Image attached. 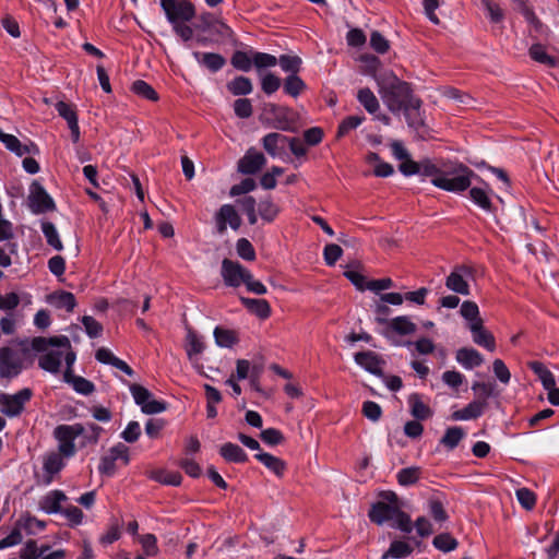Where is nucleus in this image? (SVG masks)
<instances>
[{
  "mask_svg": "<svg viewBox=\"0 0 559 559\" xmlns=\"http://www.w3.org/2000/svg\"><path fill=\"white\" fill-rule=\"evenodd\" d=\"M465 432L463 428L454 426L450 427L445 430L444 436L441 438L440 443L443 444L447 449L453 450L457 447L460 441L464 438Z\"/></svg>",
  "mask_w": 559,
  "mask_h": 559,
  "instance_id": "38",
  "label": "nucleus"
},
{
  "mask_svg": "<svg viewBox=\"0 0 559 559\" xmlns=\"http://www.w3.org/2000/svg\"><path fill=\"white\" fill-rule=\"evenodd\" d=\"M419 175L437 179L441 174V166L436 165L432 160L426 158L418 164Z\"/></svg>",
  "mask_w": 559,
  "mask_h": 559,
  "instance_id": "55",
  "label": "nucleus"
},
{
  "mask_svg": "<svg viewBox=\"0 0 559 559\" xmlns=\"http://www.w3.org/2000/svg\"><path fill=\"white\" fill-rule=\"evenodd\" d=\"M472 276L471 270L466 266H456L447 277L445 286L448 289L467 296L469 295L468 278Z\"/></svg>",
  "mask_w": 559,
  "mask_h": 559,
  "instance_id": "14",
  "label": "nucleus"
},
{
  "mask_svg": "<svg viewBox=\"0 0 559 559\" xmlns=\"http://www.w3.org/2000/svg\"><path fill=\"white\" fill-rule=\"evenodd\" d=\"M286 141L287 136L281 133L272 132L263 136L262 145L269 155L275 157L278 155L280 150L286 143Z\"/></svg>",
  "mask_w": 559,
  "mask_h": 559,
  "instance_id": "29",
  "label": "nucleus"
},
{
  "mask_svg": "<svg viewBox=\"0 0 559 559\" xmlns=\"http://www.w3.org/2000/svg\"><path fill=\"white\" fill-rule=\"evenodd\" d=\"M31 345L35 352L43 353L38 359V366L48 372L58 373L63 359L67 368L70 369L75 362L76 355L72 350L68 336H38L32 340Z\"/></svg>",
  "mask_w": 559,
  "mask_h": 559,
  "instance_id": "1",
  "label": "nucleus"
},
{
  "mask_svg": "<svg viewBox=\"0 0 559 559\" xmlns=\"http://www.w3.org/2000/svg\"><path fill=\"white\" fill-rule=\"evenodd\" d=\"M186 340V352L189 359L192 360L194 356L200 355L204 350L205 345L201 337L192 330H188Z\"/></svg>",
  "mask_w": 559,
  "mask_h": 559,
  "instance_id": "36",
  "label": "nucleus"
},
{
  "mask_svg": "<svg viewBox=\"0 0 559 559\" xmlns=\"http://www.w3.org/2000/svg\"><path fill=\"white\" fill-rule=\"evenodd\" d=\"M481 7L487 12L491 22L499 23L502 21L503 12L497 3L490 0H481Z\"/></svg>",
  "mask_w": 559,
  "mask_h": 559,
  "instance_id": "61",
  "label": "nucleus"
},
{
  "mask_svg": "<svg viewBox=\"0 0 559 559\" xmlns=\"http://www.w3.org/2000/svg\"><path fill=\"white\" fill-rule=\"evenodd\" d=\"M278 213L280 207L270 198L260 201L259 214L262 219L273 222Z\"/></svg>",
  "mask_w": 559,
  "mask_h": 559,
  "instance_id": "49",
  "label": "nucleus"
},
{
  "mask_svg": "<svg viewBox=\"0 0 559 559\" xmlns=\"http://www.w3.org/2000/svg\"><path fill=\"white\" fill-rule=\"evenodd\" d=\"M260 119L274 129L290 131L294 129L297 115L292 108L267 103L262 107Z\"/></svg>",
  "mask_w": 559,
  "mask_h": 559,
  "instance_id": "6",
  "label": "nucleus"
},
{
  "mask_svg": "<svg viewBox=\"0 0 559 559\" xmlns=\"http://www.w3.org/2000/svg\"><path fill=\"white\" fill-rule=\"evenodd\" d=\"M41 231L46 238L47 243L50 247H52L57 251H61L63 249V245L59 237V233L52 223L44 222L41 224Z\"/></svg>",
  "mask_w": 559,
  "mask_h": 559,
  "instance_id": "37",
  "label": "nucleus"
},
{
  "mask_svg": "<svg viewBox=\"0 0 559 559\" xmlns=\"http://www.w3.org/2000/svg\"><path fill=\"white\" fill-rule=\"evenodd\" d=\"M379 93L385 106L393 114L402 111L415 96L408 83L401 81L392 71L376 76Z\"/></svg>",
  "mask_w": 559,
  "mask_h": 559,
  "instance_id": "3",
  "label": "nucleus"
},
{
  "mask_svg": "<svg viewBox=\"0 0 559 559\" xmlns=\"http://www.w3.org/2000/svg\"><path fill=\"white\" fill-rule=\"evenodd\" d=\"M357 99L364 106V108L370 114L377 112L380 107L376 95L368 87L360 88L358 91Z\"/></svg>",
  "mask_w": 559,
  "mask_h": 559,
  "instance_id": "35",
  "label": "nucleus"
},
{
  "mask_svg": "<svg viewBox=\"0 0 559 559\" xmlns=\"http://www.w3.org/2000/svg\"><path fill=\"white\" fill-rule=\"evenodd\" d=\"M230 62L234 68L243 72L250 71L253 64L252 57L240 50L234 52Z\"/></svg>",
  "mask_w": 559,
  "mask_h": 559,
  "instance_id": "52",
  "label": "nucleus"
},
{
  "mask_svg": "<svg viewBox=\"0 0 559 559\" xmlns=\"http://www.w3.org/2000/svg\"><path fill=\"white\" fill-rule=\"evenodd\" d=\"M215 343L219 347L230 348L239 342V335L236 331L216 326L213 332Z\"/></svg>",
  "mask_w": 559,
  "mask_h": 559,
  "instance_id": "28",
  "label": "nucleus"
},
{
  "mask_svg": "<svg viewBox=\"0 0 559 559\" xmlns=\"http://www.w3.org/2000/svg\"><path fill=\"white\" fill-rule=\"evenodd\" d=\"M369 519L378 525L393 521L392 525L404 533H411L413 530L411 518L401 510L399 504L379 501L370 509Z\"/></svg>",
  "mask_w": 559,
  "mask_h": 559,
  "instance_id": "5",
  "label": "nucleus"
},
{
  "mask_svg": "<svg viewBox=\"0 0 559 559\" xmlns=\"http://www.w3.org/2000/svg\"><path fill=\"white\" fill-rule=\"evenodd\" d=\"M160 5L169 23L188 22L193 19L195 12L191 2L181 0H160Z\"/></svg>",
  "mask_w": 559,
  "mask_h": 559,
  "instance_id": "10",
  "label": "nucleus"
},
{
  "mask_svg": "<svg viewBox=\"0 0 559 559\" xmlns=\"http://www.w3.org/2000/svg\"><path fill=\"white\" fill-rule=\"evenodd\" d=\"M486 400H474L464 408L452 414L453 420H471L480 417L487 408Z\"/></svg>",
  "mask_w": 559,
  "mask_h": 559,
  "instance_id": "20",
  "label": "nucleus"
},
{
  "mask_svg": "<svg viewBox=\"0 0 559 559\" xmlns=\"http://www.w3.org/2000/svg\"><path fill=\"white\" fill-rule=\"evenodd\" d=\"M362 414L371 421H378L382 415L380 405L372 401H366L362 404Z\"/></svg>",
  "mask_w": 559,
  "mask_h": 559,
  "instance_id": "63",
  "label": "nucleus"
},
{
  "mask_svg": "<svg viewBox=\"0 0 559 559\" xmlns=\"http://www.w3.org/2000/svg\"><path fill=\"white\" fill-rule=\"evenodd\" d=\"M515 496L519 503L526 510H532L536 503L535 493L528 488H520L516 490Z\"/></svg>",
  "mask_w": 559,
  "mask_h": 559,
  "instance_id": "56",
  "label": "nucleus"
},
{
  "mask_svg": "<svg viewBox=\"0 0 559 559\" xmlns=\"http://www.w3.org/2000/svg\"><path fill=\"white\" fill-rule=\"evenodd\" d=\"M266 164L265 156L255 148H249L238 160L237 169L243 175H253L262 169Z\"/></svg>",
  "mask_w": 559,
  "mask_h": 559,
  "instance_id": "15",
  "label": "nucleus"
},
{
  "mask_svg": "<svg viewBox=\"0 0 559 559\" xmlns=\"http://www.w3.org/2000/svg\"><path fill=\"white\" fill-rule=\"evenodd\" d=\"M528 52H530L531 58L533 60H535L536 62L546 64L548 67H556L557 66V61L555 60V58L549 56L546 52L545 47L543 45H540V44L533 45L530 48Z\"/></svg>",
  "mask_w": 559,
  "mask_h": 559,
  "instance_id": "44",
  "label": "nucleus"
},
{
  "mask_svg": "<svg viewBox=\"0 0 559 559\" xmlns=\"http://www.w3.org/2000/svg\"><path fill=\"white\" fill-rule=\"evenodd\" d=\"M530 369L537 374L544 389L548 392V401L555 405H559V380L557 381L554 373L540 361L528 362Z\"/></svg>",
  "mask_w": 559,
  "mask_h": 559,
  "instance_id": "9",
  "label": "nucleus"
},
{
  "mask_svg": "<svg viewBox=\"0 0 559 559\" xmlns=\"http://www.w3.org/2000/svg\"><path fill=\"white\" fill-rule=\"evenodd\" d=\"M121 460L124 465L130 461L129 449L123 443L110 448L100 459L98 472L102 475L112 476L117 469V461Z\"/></svg>",
  "mask_w": 559,
  "mask_h": 559,
  "instance_id": "11",
  "label": "nucleus"
},
{
  "mask_svg": "<svg viewBox=\"0 0 559 559\" xmlns=\"http://www.w3.org/2000/svg\"><path fill=\"white\" fill-rule=\"evenodd\" d=\"M61 455L62 454L59 452V453H49L45 456L43 467H44V471L47 474H49L50 476L59 473L63 468L64 463H63Z\"/></svg>",
  "mask_w": 559,
  "mask_h": 559,
  "instance_id": "45",
  "label": "nucleus"
},
{
  "mask_svg": "<svg viewBox=\"0 0 559 559\" xmlns=\"http://www.w3.org/2000/svg\"><path fill=\"white\" fill-rule=\"evenodd\" d=\"M282 70L289 74H297L301 69V59L298 56L282 55L277 59Z\"/></svg>",
  "mask_w": 559,
  "mask_h": 559,
  "instance_id": "46",
  "label": "nucleus"
},
{
  "mask_svg": "<svg viewBox=\"0 0 559 559\" xmlns=\"http://www.w3.org/2000/svg\"><path fill=\"white\" fill-rule=\"evenodd\" d=\"M216 227L219 234H224L229 225L233 229H238L241 225V218L235 207L230 204L221 206L216 214Z\"/></svg>",
  "mask_w": 559,
  "mask_h": 559,
  "instance_id": "16",
  "label": "nucleus"
},
{
  "mask_svg": "<svg viewBox=\"0 0 559 559\" xmlns=\"http://www.w3.org/2000/svg\"><path fill=\"white\" fill-rule=\"evenodd\" d=\"M235 115L241 119H247L252 116L253 108L251 100L248 98H238L234 102Z\"/></svg>",
  "mask_w": 559,
  "mask_h": 559,
  "instance_id": "58",
  "label": "nucleus"
},
{
  "mask_svg": "<svg viewBox=\"0 0 559 559\" xmlns=\"http://www.w3.org/2000/svg\"><path fill=\"white\" fill-rule=\"evenodd\" d=\"M82 323L90 337H98L103 332V325L91 316H84Z\"/></svg>",
  "mask_w": 559,
  "mask_h": 559,
  "instance_id": "62",
  "label": "nucleus"
},
{
  "mask_svg": "<svg viewBox=\"0 0 559 559\" xmlns=\"http://www.w3.org/2000/svg\"><path fill=\"white\" fill-rule=\"evenodd\" d=\"M355 361L357 365H359L361 368L367 370L368 372L381 376L382 374V365L383 361L380 359V357L370 350L367 352H360L355 355Z\"/></svg>",
  "mask_w": 559,
  "mask_h": 559,
  "instance_id": "18",
  "label": "nucleus"
},
{
  "mask_svg": "<svg viewBox=\"0 0 559 559\" xmlns=\"http://www.w3.org/2000/svg\"><path fill=\"white\" fill-rule=\"evenodd\" d=\"M241 304L260 319H267L271 316V306L265 299L241 297Z\"/></svg>",
  "mask_w": 559,
  "mask_h": 559,
  "instance_id": "26",
  "label": "nucleus"
},
{
  "mask_svg": "<svg viewBox=\"0 0 559 559\" xmlns=\"http://www.w3.org/2000/svg\"><path fill=\"white\" fill-rule=\"evenodd\" d=\"M362 121H364V117H360V116L346 117L338 126L337 136H344L350 130H354L357 127H359L362 123Z\"/></svg>",
  "mask_w": 559,
  "mask_h": 559,
  "instance_id": "59",
  "label": "nucleus"
},
{
  "mask_svg": "<svg viewBox=\"0 0 559 559\" xmlns=\"http://www.w3.org/2000/svg\"><path fill=\"white\" fill-rule=\"evenodd\" d=\"M103 428L88 424L86 427L82 424L59 425L55 428L53 436L58 441V450L66 457L75 454L74 441L78 437H82L81 447L96 444L99 440Z\"/></svg>",
  "mask_w": 559,
  "mask_h": 559,
  "instance_id": "2",
  "label": "nucleus"
},
{
  "mask_svg": "<svg viewBox=\"0 0 559 559\" xmlns=\"http://www.w3.org/2000/svg\"><path fill=\"white\" fill-rule=\"evenodd\" d=\"M280 86L281 80L273 73L269 72L261 75V87L265 94L271 95L275 93Z\"/></svg>",
  "mask_w": 559,
  "mask_h": 559,
  "instance_id": "54",
  "label": "nucleus"
},
{
  "mask_svg": "<svg viewBox=\"0 0 559 559\" xmlns=\"http://www.w3.org/2000/svg\"><path fill=\"white\" fill-rule=\"evenodd\" d=\"M67 500V496L61 490H51L47 495H45L40 501V509L48 513H58L61 512V503Z\"/></svg>",
  "mask_w": 559,
  "mask_h": 559,
  "instance_id": "23",
  "label": "nucleus"
},
{
  "mask_svg": "<svg viewBox=\"0 0 559 559\" xmlns=\"http://www.w3.org/2000/svg\"><path fill=\"white\" fill-rule=\"evenodd\" d=\"M411 552H412V547L407 543L401 542V540H395L391 544L388 551H385L381 558L382 559H389V558L402 559V558L409 556Z\"/></svg>",
  "mask_w": 559,
  "mask_h": 559,
  "instance_id": "40",
  "label": "nucleus"
},
{
  "mask_svg": "<svg viewBox=\"0 0 559 559\" xmlns=\"http://www.w3.org/2000/svg\"><path fill=\"white\" fill-rule=\"evenodd\" d=\"M421 469L417 466L402 468L397 475V481L402 486H411L414 485L420 477Z\"/></svg>",
  "mask_w": 559,
  "mask_h": 559,
  "instance_id": "47",
  "label": "nucleus"
},
{
  "mask_svg": "<svg viewBox=\"0 0 559 559\" xmlns=\"http://www.w3.org/2000/svg\"><path fill=\"white\" fill-rule=\"evenodd\" d=\"M307 85L297 74H289L284 82V91L292 97H298Z\"/></svg>",
  "mask_w": 559,
  "mask_h": 559,
  "instance_id": "39",
  "label": "nucleus"
},
{
  "mask_svg": "<svg viewBox=\"0 0 559 559\" xmlns=\"http://www.w3.org/2000/svg\"><path fill=\"white\" fill-rule=\"evenodd\" d=\"M420 99L414 97L408 104L405 105L404 108H402L408 127L417 132H420V130L424 129L425 127L424 119L420 112Z\"/></svg>",
  "mask_w": 559,
  "mask_h": 559,
  "instance_id": "17",
  "label": "nucleus"
},
{
  "mask_svg": "<svg viewBox=\"0 0 559 559\" xmlns=\"http://www.w3.org/2000/svg\"><path fill=\"white\" fill-rule=\"evenodd\" d=\"M460 312L462 317L468 321V328H471L472 324L483 322V319L479 316V308L474 301H464L461 306Z\"/></svg>",
  "mask_w": 559,
  "mask_h": 559,
  "instance_id": "43",
  "label": "nucleus"
},
{
  "mask_svg": "<svg viewBox=\"0 0 559 559\" xmlns=\"http://www.w3.org/2000/svg\"><path fill=\"white\" fill-rule=\"evenodd\" d=\"M455 358L466 369H473L484 362L483 356L474 348H460Z\"/></svg>",
  "mask_w": 559,
  "mask_h": 559,
  "instance_id": "27",
  "label": "nucleus"
},
{
  "mask_svg": "<svg viewBox=\"0 0 559 559\" xmlns=\"http://www.w3.org/2000/svg\"><path fill=\"white\" fill-rule=\"evenodd\" d=\"M130 392L134 399V402L145 414H158L166 409L165 404L152 399L151 392L142 385L132 384L130 386Z\"/></svg>",
  "mask_w": 559,
  "mask_h": 559,
  "instance_id": "13",
  "label": "nucleus"
},
{
  "mask_svg": "<svg viewBox=\"0 0 559 559\" xmlns=\"http://www.w3.org/2000/svg\"><path fill=\"white\" fill-rule=\"evenodd\" d=\"M477 177L464 164L447 163L441 166L440 177L431 179V183L439 189L459 193L469 188L472 180Z\"/></svg>",
  "mask_w": 559,
  "mask_h": 559,
  "instance_id": "4",
  "label": "nucleus"
},
{
  "mask_svg": "<svg viewBox=\"0 0 559 559\" xmlns=\"http://www.w3.org/2000/svg\"><path fill=\"white\" fill-rule=\"evenodd\" d=\"M131 91L145 99L156 102L158 99V95L155 90L145 81L136 80L132 83Z\"/></svg>",
  "mask_w": 559,
  "mask_h": 559,
  "instance_id": "48",
  "label": "nucleus"
},
{
  "mask_svg": "<svg viewBox=\"0 0 559 559\" xmlns=\"http://www.w3.org/2000/svg\"><path fill=\"white\" fill-rule=\"evenodd\" d=\"M370 46L378 53H385L390 48L389 40L378 31L371 33Z\"/></svg>",
  "mask_w": 559,
  "mask_h": 559,
  "instance_id": "60",
  "label": "nucleus"
},
{
  "mask_svg": "<svg viewBox=\"0 0 559 559\" xmlns=\"http://www.w3.org/2000/svg\"><path fill=\"white\" fill-rule=\"evenodd\" d=\"M0 141L9 151L13 152L17 156H23L24 154H35L38 152V148L34 143H31L29 145H24L15 135L5 133L1 129Z\"/></svg>",
  "mask_w": 559,
  "mask_h": 559,
  "instance_id": "19",
  "label": "nucleus"
},
{
  "mask_svg": "<svg viewBox=\"0 0 559 559\" xmlns=\"http://www.w3.org/2000/svg\"><path fill=\"white\" fill-rule=\"evenodd\" d=\"M55 107L59 116L68 122V126L78 121L76 112L71 105L64 102H58Z\"/></svg>",
  "mask_w": 559,
  "mask_h": 559,
  "instance_id": "64",
  "label": "nucleus"
},
{
  "mask_svg": "<svg viewBox=\"0 0 559 559\" xmlns=\"http://www.w3.org/2000/svg\"><path fill=\"white\" fill-rule=\"evenodd\" d=\"M219 454L228 462L242 463L248 456L246 452L237 444L227 442L219 449Z\"/></svg>",
  "mask_w": 559,
  "mask_h": 559,
  "instance_id": "31",
  "label": "nucleus"
},
{
  "mask_svg": "<svg viewBox=\"0 0 559 559\" xmlns=\"http://www.w3.org/2000/svg\"><path fill=\"white\" fill-rule=\"evenodd\" d=\"M193 57L200 64L204 66L212 72H217L226 63L225 58L222 55L215 52L195 51L193 52Z\"/></svg>",
  "mask_w": 559,
  "mask_h": 559,
  "instance_id": "25",
  "label": "nucleus"
},
{
  "mask_svg": "<svg viewBox=\"0 0 559 559\" xmlns=\"http://www.w3.org/2000/svg\"><path fill=\"white\" fill-rule=\"evenodd\" d=\"M252 61L258 70L273 68L277 64V58L266 52H253Z\"/></svg>",
  "mask_w": 559,
  "mask_h": 559,
  "instance_id": "53",
  "label": "nucleus"
},
{
  "mask_svg": "<svg viewBox=\"0 0 559 559\" xmlns=\"http://www.w3.org/2000/svg\"><path fill=\"white\" fill-rule=\"evenodd\" d=\"M237 253L240 258L247 261L255 259V251L251 242L246 238H240L236 243Z\"/></svg>",
  "mask_w": 559,
  "mask_h": 559,
  "instance_id": "57",
  "label": "nucleus"
},
{
  "mask_svg": "<svg viewBox=\"0 0 559 559\" xmlns=\"http://www.w3.org/2000/svg\"><path fill=\"white\" fill-rule=\"evenodd\" d=\"M151 478L164 484V485H171V486H178L181 484L182 477L177 472H168L165 469H157L151 473Z\"/></svg>",
  "mask_w": 559,
  "mask_h": 559,
  "instance_id": "42",
  "label": "nucleus"
},
{
  "mask_svg": "<svg viewBox=\"0 0 559 559\" xmlns=\"http://www.w3.org/2000/svg\"><path fill=\"white\" fill-rule=\"evenodd\" d=\"M469 197L475 204L485 211H491V201L488 192L483 188L474 187L469 190Z\"/></svg>",
  "mask_w": 559,
  "mask_h": 559,
  "instance_id": "51",
  "label": "nucleus"
},
{
  "mask_svg": "<svg viewBox=\"0 0 559 559\" xmlns=\"http://www.w3.org/2000/svg\"><path fill=\"white\" fill-rule=\"evenodd\" d=\"M469 330L475 344L485 347L489 352H493L496 349L495 337L484 328V321L472 324Z\"/></svg>",
  "mask_w": 559,
  "mask_h": 559,
  "instance_id": "22",
  "label": "nucleus"
},
{
  "mask_svg": "<svg viewBox=\"0 0 559 559\" xmlns=\"http://www.w3.org/2000/svg\"><path fill=\"white\" fill-rule=\"evenodd\" d=\"M33 391L29 388H24L14 394L1 393L0 394V412L12 418L20 416L25 404L31 401Z\"/></svg>",
  "mask_w": 559,
  "mask_h": 559,
  "instance_id": "7",
  "label": "nucleus"
},
{
  "mask_svg": "<svg viewBox=\"0 0 559 559\" xmlns=\"http://www.w3.org/2000/svg\"><path fill=\"white\" fill-rule=\"evenodd\" d=\"M95 357L102 364L111 365L112 367L121 370L126 374L130 377L133 376V370L130 368V366L126 361L116 357L108 348H98L95 354Z\"/></svg>",
  "mask_w": 559,
  "mask_h": 559,
  "instance_id": "24",
  "label": "nucleus"
},
{
  "mask_svg": "<svg viewBox=\"0 0 559 559\" xmlns=\"http://www.w3.org/2000/svg\"><path fill=\"white\" fill-rule=\"evenodd\" d=\"M23 355L19 350L10 347L0 349V377L11 380L17 377L23 368Z\"/></svg>",
  "mask_w": 559,
  "mask_h": 559,
  "instance_id": "8",
  "label": "nucleus"
},
{
  "mask_svg": "<svg viewBox=\"0 0 559 559\" xmlns=\"http://www.w3.org/2000/svg\"><path fill=\"white\" fill-rule=\"evenodd\" d=\"M408 404L411 406V413L415 418L423 420L431 416L430 408L423 402L419 394H411L408 396Z\"/></svg>",
  "mask_w": 559,
  "mask_h": 559,
  "instance_id": "33",
  "label": "nucleus"
},
{
  "mask_svg": "<svg viewBox=\"0 0 559 559\" xmlns=\"http://www.w3.org/2000/svg\"><path fill=\"white\" fill-rule=\"evenodd\" d=\"M63 380L70 383L73 390L79 394L90 395L95 391L94 383L81 376H74L72 368H66Z\"/></svg>",
  "mask_w": 559,
  "mask_h": 559,
  "instance_id": "21",
  "label": "nucleus"
},
{
  "mask_svg": "<svg viewBox=\"0 0 559 559\" xmlns=\"http://www.w3.org/2000/svg\"><path fill=\"white\" fill-rule=\"evenodd\" d=\"M432 544L438 550L443 552H450L459 545L457 540L448 533L437 535L433 538Z\"/></svg>",
  "mask_w": 559,
  "mask_h": 559,
  "instance_id": "50",
  "label": "nucleus"
},
{
  "mask_svg": "<svg viewBox=\"0 0 559 559\" xmlns=\"http://www.w3.org/2000/svg\"><path fill=\"white\" fill-rule=\"evenodd\" d=\"M49 301L58 309H66L72 312L76 306L75 297L69 292H58L49 296Z\"/></svg>",
  "mask_w": 559,
  "mask_h": 559,
  "instance_id": "32",
  "label": "nucleus"
},
{
  "mask_svg": "<svg viewBox=\"0 0 559 559\" xmlns=\"http://www.w3.org/2000/svg\"><path fill=\"white\" fill-rule=\"evenodd\" d=\"M391 329L400 335H408L416 331V324L408 317L401 316L391 320Z\"/></svg>",
  "mask_w": 559,
  "mask_h": 559,
  "instance_id": "41",
  "label": "nucleus"
},
{
  "mask_svg": "<svg viewBox=\"0 0 559 559\" xmlns=\"http://www.w3.org/2000/svg\"><path fill=\"white\" fill-rule=\"evenodd\" d=\"M227 90L235 96H243L252 92L253 85L249 78L240 75L227 83Z\"/></svg>",
  "mask_w": 559,
  "mask_h": 559,
  "instance_id": "34",
  "label": "nucleus"
},
{
  "mask_svg": "<svg viewBox=\"0 0 559 559\" xmlns=\"http://www.w3.org/2000/svg\"><path fill=\"white\" fill-rule=\"evenodd\" d=\"M221 275L226 286L239 287L246 280L250 278V271L238 262L224 259Z\"/></svg>",
  "mask_w": 559,
  "mask_h": 559,
  "instance_id": "12",
  "label": "nucleus"
},
{
  "mask_svg": "<svg viewBox=\"0 0 559 559\" xmlns=\"http://www.w3.org/2000/svg\"><path fill=\"white\" fill-rule=\"evenodd\" d=\"M255 459L260 461L266 468L273 472L276 476L281 477L284 475L286 464L280 457L270 453H258L255 454Z\"/></svg>",
  "mask_w": 559,
  "mask_h": 559,
  "instance_id": "30",
  "label": "nucleus"
}]
</instances>
